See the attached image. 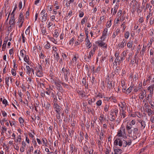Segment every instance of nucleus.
Here are the masks:
<instances>
[{
    "mask_svg": "<svg viewBox=\"0 0 154 154\" xmlns=\"http://www.w3.org/2000/svg\"><path fill=\"white\" fill-rule=\"evenodd\" d=\"M31 118L33 121L35 120H38L40 119L39 116H31Z\"/></svg>",
    "mask_w": 154,
    "mask_h": 154,
    "instance_id": "obj_18",
    "label": "nucleus"
},
{
    "mask_svg": "<svg viewBox=\"0 0 154 154\" xmlns=\"http://www.w3.org/2000/svg\"><path fill=\"white\" fill-rule=\"evenodd\" d=\"M101 103H102L101 101V100H100L97 102L96 103V104H97V105L98 106H99L101 105Z\"/></svg>",
    "mask_w": 154,
    "mask_h": 154,
    "instance_id": "obj_51",
    "label": "nucleus"
},
{
    "mask_svg": "<svg viewBox=\"0 0 154 154\" xmlns=\"http://www.w3.org/2000/svg\"><path fill=\"white\" fill-rule=\"evenodd\" d=\"M42 32L43 34L45 35L46 33V31L45 28H43L42 29Z\"/></svg>",
    "mask_w": 154,
    "mask_h": 154,
    "instance_id": "obj_46",
    "label": "nucleus"
},
{
    "mask_svg": "<svg viewBox=\"0 0 154 154\" xmlns=\"http://www.w3.org/2000/svg\"><path fill=\"white\" fill-rule=\"evenodd\" d=\"M56 86L57 87V89L60 92H61L63 91V89L61 87V86L60 84L58 82H55V83Z\"/></svg>",
    "mask_w": 154,
    "mask_h": 154,
    "instance_id": "obj_9",
    "label": "nucleus"
},
{
    "mask_svg": "<svg viewBox=\"0 0 154 154\" xmlns=\"http://www.w3.org/2000/svg\"><path fill=\"white\" fill-rule=\"evenodd\" d=\"M133 134H138V129L137 128H134L133 130Z\"/></svg>",
    "mask_w": 154,
    "mask_h": 154,
    "instance_id": "obj_32",
    "label": "nucleus"
},
{
    "mask_svg": "<svg viewBox=\"0 0 154 154\" xmlns=\"http://www.w3.org/2000/svg\"><path fill=\"white\" fill-rule=\"evenodd\" d=\"M74 38H72L71 39L70 41L69 44L70 45L72 44L73 43Z\"/></svg>",
    "mask_w": 154,
    "mask_h": 154,
    "instance_id": "obj_60",
    "label": "nucleus"
},
{
    "mask_svg": "<svg viewBox=\"0 0 154 154\" xmlns=\"http://www.w3.org/2000/svg\"><path fill=\"white\" fill-rule=\"evenodd\" d=\"M107 29L106 28L104 30L103 32V35L101 37V38H102L104 36L106 35V34L107 33Z\"/></svg>",
    "mask_w": 154,
    "mask_h": 154,
    "instance_id": "obj_26",
    "label": "nucleus"
},
{
    "mask_svg": "<svg viewBox=\"0 0 154 154\" xmlns=\"http://www.w3.org/2000/svg\"><path fill=\"white\" fill-rule=\"evenodd\" d=\"M138 135V134H133V136H131V137L133 139V140H134L136 139L137 138V136Z\"/></svg>",
    "mask_w": 154,
    "mask_h": 154,
    "instance_id": "obj_35",
    "label": "nucleus"
},
{
    "mask_svg": "<svg viewBox=\"0 0 154 154\" xmlns=\"http://www.w3.org/2000/svg\"><path fill=\"white\" fill-rule=\"evenodd\" d=\"M114 83H112L110 81H108L107 83V87L109 89L112 88L114 86Z\"/></svg>",
    "mask_w": 154,
    "mask_h": 154,
    "instance_id": "obj_7",
    "label": "nucleus"
},
{
    "mask_svg": "<svg viewBox=\"0 0 154 154\" xmlns=\"http://www.w3.org/2000/svg\"><path fill=\"white\" fill-rule=\"evenodd\" d=\"M138 122L141 124V128H144L146 126L145 122L141 119L138 120Z\"/></svg>",
    "mask_w": 154,
    "mask_h": 154,
    "instance_id": "obj_10",
    "label": "nucleus"
},
{
    "mask_svg": "<svg viewBox=\"0 0 154 154\" xmlns=\"http://www.w3.org/2000/svg\"><path fill=\"white\" fill-rule=\"evenodd\" d=\"M11 73L13 76H15L16 75V72L15 69H12L11 70Z\"/></svg>",
    "mask_w": 154,
    "mask_h": 154,
    "instance_id": "obj_40",
    "label": "nucleus"
},
{
    "mask_svg": "<svg viewBox=\"0 0 154 154\" xmlns=\"http://www.w3.org/2000/svg\"><path fill=\"white\" fill-rule=\"evenodd\" d=\"M21 136L20 135H19L18 136V137H17V140L15 141L16 142H20L21 141Z\"/></svg>",
    "mask_w": 154,
    "mask_h": 154,
    "instance_id": "obj_34",
    "label": "nucleus"
},
{
    "mask_svg": "<svg viewBox=\"0 0 154 154\" xmlns=\"http://www.w3.org/2000/svg\"><path fill=\"white\" fill-rule=\"evenodd\" d=\"M151 121L152 122H154V116H151Z\"/></svg>",
    "mask_w": 154,
    "mask_h": 154,
    "instance_id": "obj_64",
    "label": "nucleus"
},
{
    "mask_svg": "<svg viewBox=\"0 0 154 154\" xmlns=\"http://www.w3.org/2000/svg\"><path fill=\"white\" fill-rule=\"evenodd\" d=\"M143 102H145L144 106L145 108H148L149 107V106L148 105L147 101L145 99L143 100Z\"/></svg>",
    "mask_w": 154,
    "mask_h": 154,
    "instance_id": "obj_23",
    "label": "nucleus"
},
{
    "mask_svg": "<svg viewBox=\"0 0 154 154\" xmlns=\"http://www.w3.org/2000/svg\"><path fill=\"white\" fill-rule=\"evenodd\" d=\"M85 35H86V38H88V29H87L85 30Z\"/></svg>",
    "mask_w": 154,
    "mask_h": 154,
    "instance_id": "obj_52",
    "label": "nucleus"
},
{
    "mask_svg": "<svg viewBox=\"0 0 154 154\" xmlns=\"http://www.w3.org/2000/svg\"><path fill=\"white\" fill-rule=\"evenodd\" d=\"M9 23L11 25H14L15 24V20H10V21Z\"/></svg>",
    "mask_w": 154,
    "mask_h": 154,
    "instance_id": "obj_44",
    "label": "nucleus"
},
{
    "mask_svg": "<svg viewBox=\"0 0 154 154\" xmlns=\"http://www.w3.org/2000/svg\"><path fill=\"white\" fill-rule=\"evenodd\" d=\"M47 14L46 13L44 14L42 17V20L45 21L47 20Z\"/></svg>",
    "mask_w": 154,
    "mask_h": 154,
    "instance_id": "obj_30",
    "label": "nucleus"
},
{
    "mask_svg": "<svg viewBox=\"0 0 154 154\" xmlns=\"http://www.w3.org/2000/svg\"><path fill=\"white\" fill-rule=\"evenodd\" d=\"M132 128V125L131 124L127 125L126 126V130L131 129Z\"/></svg>",
    "mask_w": 154,
    "mask_h": 154,
    "instance_id": "obj_42",
    "label": "nucleus"
},
{
    "mask_svg": "<svg viewBox=\"0 0 154 154\" xmlns=\"http://www.w3.org/2000/svg\"><path fill=\"white\" fill-rule=\"evenodd\" d=\"M147 89L149 91L150 94H153V91L154 90V85H152L149 86L148 88Z\"/></svg>",
    "mask_w": 154,
    "mask_h": 154,
    "instance_id": "obj_11",
    "label": "nucleus"
},
{
    "mask_svg": "<svg viewBox=\"0 0 154 154\" xmlns=\"http://www.w3.org/2000/svg\"><path fill=\"white\" fill-rule=\"evenodd\" d=\"M133 42L130 40L129 42L127 43V46L129 48H131L132 46Z\"/></svg>",
    "mask_w": 154,
    "mask_h": 154,
    "instance_id": "obj_20",
    "label": "nucleus"
},
{
    "mask_svg": "<svg viewBox=\"0 0 154 154\" xmlns=\"http://www.w3.org/2000/svg\"><path fill=\"white\" fill-rule=\"evenodd\" d=\"M58 35V33L56 31L54 35V36L57 37Z\"/></svg>",
    "mask_w": 154,
    "mask_h": 154,
    "instance_id": "obj_56",
    "label": "nucleus"
},
{
    "mask_svg": "<svg viewBox=\"0 0 154 154\" xmlns=\"http://www.w3.org/2000/svg\"><path fill=\"white\" fill-rule=\"evenodd\" d=\"M119 54L118 52L117 51H116V52L115 54V56L116 57V58L114 62V63H115L114 65L116 64V65L117 62H119V63H121V61H122L125 59V58L123 57H120L121 60H120L119 59L120 56H119Z\"/></svg>",
    "mask_w": 154,
    "mask_h": 154,
    "instance_id": "obj_2",
    "label": "nucleus"
},
{
    "mask_svg": "<svg viewBox=\"0 0 154 154\" xmlns=\"http://www.w3.org/2000/svg\"><path fill=\"white\" fill-rule=\"evenodd\" d=\"M8 37H7L5 38V40L3 44L2 45V51H4L5 49V48L6 46L7 43L8 41Z\"/></svg>",
    "mask_w": 154,
    "mask_h": 154,
    "instance_id": "obj_5",
    "label": "nucleus"
},
{
    "mask_svg": "<svg viewBox=\"0 0 154 154\" xmlns=\"http://www.w3.org/2000/svg\"><path fill=\"white\" fill-rule=\"evenodd\" d=\"M88 17H85L83 18L81 21V24L83 25L85 22H86L87 20Z\"/></svg>",
    "mask_w": 154,
    "mask_h": 154,
    "instance_id": "obj_25",
    "label": "nucleus"
},
{
    "mask_svg": "<svg viewBox=\"0 0 154 154\" xmlns=\"http://www.w3.org/2000/svg\"><path fill=\"white\" fill-rule=\"evenodd\" d=\"M114 144L116 146L118 145L120 146H122L123 147H126L127 146L125 139H124L123 141H122L119 138H116L114 141Z\"/></svg>",
    "mask_w": 154,
    "mask_h": 154,
    "instance_id": "obj_1",
    "label": "nucleus"
},
{
    "mask_svg": "<svg viewBox=\"0 0 154 154\" xmlns=\"http://www.w3.org/2000/svg\"><path fill=\"white\" fill-rule=\"evenodd\" d=\"M78 93L80 94L82 96H85V95H84V91H80V90H78L77 91Z\"/></svg>",
    "mask_w": 154,
    "mask_h": 154,
    "instance_id": "obj_39",
    "label": "nucleus"
},
{
    "mask_svg": "<svg viewBox=\"0 0 154 154\" xmlns=\"http://www.w3.org/2000/svg\"><path fill=\"white\" fill-rule=\"evenodd\" d=\"M19 121L21 124L23 125V123L24 122V120L23 119V118H22L21 117H20L19 118Z\"/></svg>",
    "mask_w": 154,
    "mask_h": 154,
    "instance_id": "obj_38",
    "label": "nucleus"
},
{
    "mask_svg": "<svg viewBox=\"0 0 154 154\" xmlns=\"http://www.w3.org/2000/svg\"><path fill=\"white\" fill-rule=\"evenodd\" d=\"M121 109H120V110H122V112H121V114H122L123 115V116H124V115H125V112L123 110V107H122V106H121Z\"/></svg>",
    "mask_w": 154,
    "mask_h": 154,
    "instance_id": "obj_54",
    "label": "nucleus"
},
{
    "mask_svg": "<svg viewBox=\"0 0 154 154\" xmlns=\"http://www.w3.org/2000/svg\"><path fill=\"white\" fill-rule=\"evenodd\" d=\"M9 77H6L5 79V81H6V83L8 86V82H9Z\"/></svg>",
    "mask_w": 154,
    "mask_h": 154,
    "instance_id": "obj_50",
    "label": "nucleus"
},
{
    "mask_svg": "<svg viewBox=\"0 0 154 154\" xmlns=\"http://www.w3.org/2000/svg\"><path fill=\"white\" fill-rule=\"evenodd\" d=\"M36 75L38 77H41L42 76V72L38 70L36 73Z\"/></svg>",
    "mask_w": 154,
    "mask_h": 154,
    "instance_id": "obj_24",
    "label": "nucleus"
},
{
    "mask_svg": "<svg viewBox=\"0 0 154 154\" xmlns=\"http://www.w3.org/2000/svg\"><path fill=\"white\" fill-rule=\"evenodd\" d=\"M124 139L127 145H130L132 143L131 139L130 138H124Z\"/></svg>",
    "mask_w": 154,
    "mask_h": 154,
    "instance_id": "obj_6",
    "label": "nucleus"
},
{
    "mask_svg": "<svg viewBox=\"0 0 154 154\" xmlns=\"http://www.w3.org/2000/svg\"><path fill=\"white\" fill-rule=\"evenodd\" d=\"M56 111L57 114L59 116L60 115L63 116V115L64 112L61 107V109H56Z\"/></svg>",
    "mask_w": 154,
    "mask_h": 154,
    "instance_id": "obj_8",
    "label": "nucleus"
},
{
    "mask_svg": "<svg viewBox=\"0 0 154 154\" xmlns=\"http://www.w3.org/2000/svg\"><path fill=\"white\" fill-rule=\"evenodd\" d=\"M22 2L21 1H20L19 3V4L18 5V7L20 8V9H21L22 8Z\"/></svg>",
    "mask_w": 154,
    "mask_h": 154,
    "instance_id": "obj_55",
    "label": "nucleus"
},
{
    "mask_svg": "<svg viewBox=\"0 0 154 154\" xmlns=\"http://www.w3.org/2000/svg\"><path fill=\"white\" fill-rule=\"evenodd\" d=\"M129 36V33L128 31L126 32L125 34V38L127 39L128 38Z\"/></svg>",
    "mask_w": 154,
    "mask_h": 154,
    "instance_id": "obj_33",
    "label": "nucleus"
},
{
    "mask_svg": "<svg viewBox=\"0 0 154 154\" xmlns=\"http://www.w3.org/2000/svg\"><path fill=\"white\" fill-rule=\"evenodd\" d=\"M122 11L121 10H119V11L117 13V14L118 16H121L122 15Z\"/></svg>",
    "mask_w": 154,
    "mask_h": 154,
    "instance_id": "obj_58",
    "label": "nucleus"
},
{
    "mask_svg": "<svg viewBox=\"0 0 154 154\" xmlns=\"http://www.w3.org/2000/svg\"><path fill=\"white\" fill-rule=\"evenodd\" d=\"M153 21H154V19L151 17L150 18V25H152V24L153 23Z\"/></svg>",
    "mask_w": 154,
    "mask_h": 154,
    "instance_id": "obj_59",
    "label": "nucleus"
},
{
    "mask_svg": "<svg viewBox=\"0 0 154 154\" xmlns=\"http://www.w3.org/2000/svg\"><path fill=\"white\" fill-rule=\"evenodd\" d=\"M122 150L120 149H116L114 150L115 153L116 154H120L122 152Z\"/></svg>",
    "mask_w": 154,
    "mask_h": 154,
    "instance_id": "obj_14",
    "label": "nucleus"
},
{
    "mask_svg": "<svg viewBox=\"0 0 154 154\" xmlns=\"http://www.w3.org/2000/svg\"><path fill=\"white\" fill-rule=\"evenodd\" d=\"M133 86H131L128 88L126 91V93L128 94L130 93L131 91L132 90V88Z\"/></svg>",
    "mask_w": 154,
    "mask_h": 154,
    "instance_id": "obj_19",
    "label": "nucleus"
},
{
    "mask_svg": "<svg viewBox=\"0 0 154 154\" xmlns=\"http://www.w3.org/2000/svg\"><path fill=\"white\" fill-rule=\"evenodd\" d=\"M47 44L45 45V48L46 49H48L51 47L50 44L48 42H47Z\"/></svg>",
    "mask_w": 154,
    "mask_h": 154,
    "instance_id": "obj_28",
    "label": "nucleus"
},
{
    "mask_svg": "<svg viewBox=\"0 0 154 154\" xmlns=\"http://www.w3.org/2000/svg\"><path fill=\"white\" fill-rule=\"evenodd\" d=\"M109 108V106L106 105H105L104 108V111L106 112L108 111Z\"/></svg>",
    "mask_w": 154,
    "mask_h": 154,
    "instance_id": "obj_41",
    "label": "nucleus"
},
{
    "mask_svg": "<svg viewBox=\"0 0 154 154\" xmlns=\"http://www.w3.org/2000/svg\"><path fill=\"white\" fill-rule=\"evenodd\" d=\"M74 132V131L73 130H71V131H69V136L72 137L73 136V133Z\"/></svg>",
    "mask_w": 154,
    "mask_h": 154,
    "instance_id": "obj_36",
    "label": "nucleus"
},
{
    "mask_svg": "<svg viewBox=\"0 0 154 154\" xmlns=\"http://www.w3.org/2000/svg\"><path fill=\"white\" fill-rule=\"evenodd\" d=\"M28 59L29 57L28 56L27 57V56H25L24 57V60L25 62L27 63L28 62Z\"/></svg>",
    "mask_w": 154,
    "mask_h": 154,
    "instance_id": "obj_47",
    "label": "nucleus"
},
{
    "mask_svg": "<svg viewBox=\"0 0 154 154\" xmlns=\"http://www.w3.org/2000/svg\"><path fill=\"white\" fill-rule=\"evenodd\" d=\"M2 103L3 104H5V106L8 104V102L7 100L5 99H4L2 101Z\"/></svg>",
    "mask_w": 154,
    "mask_h": 154,
    "instance_id": "obj_48",
    "label": "nucleus"
},
{
    "mask_svg": "<svg viewBox=\"0 0 154 154\" xmlns=\"http://www.w3.org/2000/svg\"><path fill=\"white\" fill-rule=\"evenodd\" d=\"M149 103L151 105V108H152V109H154V105L152 104V100H150L149 102Z\"/></svg>",
    "mask_w": 154,
    "mask_h": 154,
    "instance_id": "obj_45",
    "label": "nucleus"
},
{
    "mask_svg": "<svg viewBox=\"0 0 154 154\" xmlns=\"http://www.w3.org/2000/svg\"><path fill=\"white\" fill-rule=\"evenodd\" d=\"M64 73V75L65 76V78L66 79V78H67V75L68 74H69V69H66V70H65V71Z\"/></svg>",
    "mask_w": 154,
    "mask_h": 154,
    "instance_id": "obj_27",
    "label": "nucleus"
},
{
    "mask_svg": "<svg viewBox=\"0 0 154 154\" xmlns=\"http://www.w3.org/2000/svg\"><path fill=\"white\" fill-rule=\"evenodd\" d=\"M143 20H144L143 18H140L139 19L138 21L139 22H140V23H142L143 22Z\"/></svg>",
    "mask_w": 154,
    "mask_h": 154,
    "instance_id": "obj_63",
    "label": "nucleus"
},
{
    "mask_svg": "<svg viewBox=\"0 0 154 154\" xmlns=\"http://www.w3.org/2000/svg\"><path fill=\"white\" fill-rule=\"evenodd\" d=\"M54 108H55L56 109H61V107H60L57 103H54Z\"/></svg>",
    "mask_w": 154,
    "mask_h": 154,
    "instance_id": "obj_31",
    "label": "nucleus"
},
{
    "mask_svg": "<svg viewBox=\"0 0 154 154\" xmlns=\"http://www.w3.org/2000/svg\"><path fill=\"white\" fill-rule=\"evenodd\" d=\"M85 41L86 42V45H87V47H88V48H89L90 47H91V43L90 42V41L88 39V38H86L85 39Z\"/></svg>",
    "mask_w": 154,
    "mask_h": 154,
    "instance_id": "obj_12",
    "label": "nucleus"
},
{
    "mask_svg": "<svg viewBox=\"0 0 154 154\" xmlns=\"http://www.w3.org/2000/svg\"><path fill=\"white\" fill-rule=\"evenodd\" d=\"M85 125L87 129H88L89 128L90 125L88 122Z\"/></svg>",
    "mask_w": 154,
    "mask_h": 154,
    "instance_id": "obj_57",
    "label": "nucleus"
},
{
    "mask_svg": "<svg viewBox=\"0 0 154 154\" xmlns=\"http://www.w3.org/2000/svg\"><path fill=\"white\" fill-rule=\"evenodd\" d=\"M118 110L117 109H115L111 110V112H112V114H113V113H114L116 116L118 115Z\"/></svg>",
    "mask_w": 154,
    "mask_h": 154,
    "instance_id": "obj_22",
    "label": "nucleus"
},
{
    "mask_svg": "<svg viewBox=\"0 0 154 154\" xmlns=\"http://www.w3.org/2000/svg\"><path fill=\"white\" fill-rule=\"evenodd\" d=\"M141 95H140L139 96V98L141 99H143V94L144 92L143 91H142L140 93Z\"/></svg>",
    "mask_w": 154,
    "mask_h": 154,
    "instance_id": "obj_37",
    "label": "nucleus"
},
{
    "mask_svg": "<svg viewBox=\"0 0 154 154\" xmlns=\"http://www.w3.org/2000/svg\"><path fill=\"white\" fill-rule=\"evenodd\" d=\"M149 6H150L149 4V3H147L146 4V8H145V10H146L148 8H149Z\"/></svg>",
    "mask_w": 154,
    "mask_h": 154,
    "instance_id": "obj_62",
    "label": "nucleus"
},
{
    "mask_svg": "<svg viewBox=\"0 0 154 154\" xmlns=\"http://www.w3.org/2000/svg\"><path fill=\"white\" fill-rule=\"evenodd\" d=\"M26 73L27 74H29L31 72L32 69L30 68L29 66H26Z\"/></svg>",
    "mask_w": 154,
    "mask_h": 154,
    "instance_id": "obj_21",
    "label": "nucleus"
},
{
    "mask_svg": "<svg viewBox=\"0 0 154 154\" xmlns=\"http://www.w3.org/2000/svg\"><path fill=\"white\" fill-rule=\"evenodd\" d=\"M26 143L24 141H23L22 142V147H25L26 146Z\"/></svg>",
    "mask_w": 154,
    "mask_h": 154,
    "instance_id": "obj_61",
    "label": "nucleus"
},
{
    "mask_svg": "<svg viewBox=\"0 0 154 154\" xmlns=\"http://www.w3.org/2000/svg\"><path fill=\"white\" fill-rule=\"evenodd\" d=\"M23 13L22 12H21L19 15V18L18 20V22H20L21 21H22L23 20V19H24L23 18Z\"/></svg>",
    "mask_w": 154,
    "mask_h": 154,
    "instance_id": "obj_15",
    "label": "nucleus"
},
{
    "mask_svg": "<svg viewBox=\"0 0 154 154\" xmlns=\"http://www.w3.org/2000/svg\"><path fill=\"white\" fill-rule=\"evenodd\" d=\"M120 31V30L117 29H116V32H114L113 35H112V37L113 38H114L119 33Z\"/></svg>",
    "mask_w": 154,
    "mask_h": 154,
    "instance_id": "obj_17",
    "label": "nucleus"
},
{
    "mask_svg": "<svg viewBox=\"0 0 154 154\" xmlns=\"http://www.w3.org/2000/svg\"><path fill=\"white\" fill-rule=\"evenodd\" d=\"M50 107V104L49 103H47L46 104V109H48Z\"/></svg>",
    "mask_w": 154,
    "mask_h": 154,
    "instance_id": "obj_53",
    "label": "nucleus"
},
{
    "mask_svg": "<svg viewBox=\"0 0 154 154\" xmlns=\"http://www.w3.org/2000/svg\"><path fill=\"white\" fill-rule=\"evenodd\" d=\"M125 134V130L123 128H121L120 130L118 132L116 137L117 136L119 137H122L124 136Z\"/></svg>",
    "mask_w": 154,
    "mask_h": 154,
    "instance_id": "obj_3",
    "label": "nucleus"
},
{
    "mask_svg": "<svg viewBox=\"0 0 154 154\" xmlns=\"http://www.w3.org/2000/svg\"><path fill=\"white\" fill-rule=\"evenodd\" d=\"M54 56L55 58L56 59L57 62L58 61V60L59 59V56L58 53L56 52V51L54 52Z\"/></svg>",
    "mask_w": 154,
    "mask_h": 154,
    "instance_id": "obj_16",
    "label": "nucleus"
},
{
    "mask_svg": "<svg viewBox=\"0 0 154 154\" xmlns=\"http://www.w3.org/2000/svg\"><path fill=\"white\" fill-rule=\"evenodd\" d=\"M33 148L32 146H31L29 148V149L27 152L28 154H30L32 150H33Z\"/></svg>",
    "mask_w": 154,
    "mask_h": 154,
    "instance_id": "obj_29",
    "label": "nucleus"
},
{
    "mask_svg": "<svg viewBox=\"0 0 154 154\" xmlns=\"http://www.w3.org/2000/svg\"><path fill=\"white\" fill-rule=\"evenodd\" d=\"M25 51L24 50H22L20 52L21 56H22V57H23L24 55V52H25Z\"/></svg>",
    "mask_w": 154,
    "mask_h": 154,
    "instance_id": "obj_49",
    "label": "nucleus"
},
{
    "mask_svg": "<svg viewBox=\"0 0 154 154\" xmlns=\"http://www.w3.org/2000/svg\"><path fill=\"white\" fill-rule=\"evenodd\" d=\"M96 43L97 44L98 46L100 47H103L105 48H106L107 46L105 45V43L101 41H98L96 42Z\"/></svg>",
    "mask_w": 154,
    "mask_h": 154,
    "instance_id": "obj_4",
    "label": "nucleus"
},
{
    "mask_svg": "<svg viewBox=\"0 0 154 154\" xmlns=\"http://www.w3.org/2000/svg\"><path fill=\"white\" fill-rule=\"evenodd\" d=\"M126 40L125 39H123L120 45L119 46L121 48H123L126 45Z\"/></svg>",
    "mask_w": 154,
    "mask_h": 154,
    "instance_id": "obj_13",
    "label": "nucleus"
},
{
    "mask_svg": "<svg viewBox=\"0 0 154 154\" xmlns=\"http://www.w3.org/2000/svg\"><path fill=\"white\" fill-rule=\"evenodd\" d=\"M30 26H29L26 31L25 33L26 34H28L30 32Z\"/></svg>",
    "mask_w": 154,
    "mask_h": 154,
    "instance_id": "obj_43",
    "label": "nucleus"
}]
</instances>
